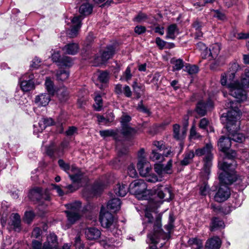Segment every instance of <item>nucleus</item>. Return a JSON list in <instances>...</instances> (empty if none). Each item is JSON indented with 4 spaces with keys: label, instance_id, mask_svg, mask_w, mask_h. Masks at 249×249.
<instances>
[{
    "label": "nucleus",
    "instance_id": "nucleus-16",
    "mask_svg": "<svg viewBox=\"0 0 249 249\" xmlns=\"http://www.w3.org/2000/svg\"><path fill=\"white\" fill-rule=\"evenodd\" d=\"M82 20V18L81 16H75L71 19V22L72 26L68 33L70 37H74L77 35L78 31L81 27Z\"/></svg>",
    "mask_w": 249,
    "mask_h": 249
},
{
    "label": "nucleus",
    "instance_id": "nucleus-51",
    "mask_svg": "<svg viewBox=\"0 0 249 249\" xmlns=\"http://www.w3.org/2000/svg\"><path fill=\"white\" fill-rule=\"evenodd\" d=\"M211 13L213 17L219 20H223L226 18L225 15L218 10H211Z\"/></svg>",
    "mask_w": 249,
    "mask_h": 249
},
{
    "label": "nucleus",
    "instance_id": "nucleus-20",
    "mask_svg": "<svg viewBox=\"0 0 249 249\" xmlns=\"http://www.w3.org/2000/svg\"><path fill=\"white\" fill-rule=\"evenodd\" d=\"M85 234L87 239L93 240L99 238L101 233L100 231L96 228H88L85 230Z\"/></svg>",
    "mask_w": 249,
    "mask_h": 249
},
{
    "label": "nucleus",
    "instance_id": "nucleus-47",
    "mask_svg": "<svg viewBox=\"0 0 249 249\" xmlns=\"http://www.w3.org/2000/svg\"><path fill=\"white\" fill-rule=\"evenodd\" d=\"M110 115L112 116L111 119H107V117L105 118L103 116L98 115L97 117L98 122L100 123H103L105 124H107L108 123L112 122L114 120V116L112 113H110Z\"/></svg>",
    "mask_w": 249,
    "mask_h": 249
},
{
    "label": "nucleus",
    "instance_id": "nucleus-9",
    "mask_svg": "<svg viewBox=\"0 0 249 249\" xmlns=\"http://www.w3.org/2000/svg\"><path fill=\"white\" fill-rule=\"evenodd\" d=\"M175 219L174 218L173 214L172 213H170L169 216L168 223L167 225L165 226V229L168 231L167 233L163 232L166 234L169 235V237L167 238L164 239L162 238V237L159 234V231L157 232H150L148 234V242L150 243H158L160 242V248L163 247L164 244L166 243V241L169 240L170 238V231L174 228V222Z\"/></svg>",
    "mask_w": 249,
    "mask_h": 249
},
{
    "label": "nucleus",
    "instance_id": "nucleus-8",
    "mask_svg": "<svg viewBox=\"0 0 249 249\" xmlns=\"http://www.w3.org/2000/svg\"><path fill=\"white\" fill-rule=\"evenodd\" d=\"M145 217L147 219V222L145 223L146 225L144 228L146 229H152V230L151 232H156L160 231L159 234L160 235L162 238L166 239L169 237V235H166L161 229V215L158 214L157 215L155 219H154L151 213L148 211H145Z\"/></svg>",
    "mask_w": 249,
    "mask_h": 249
},
{
    "label": "nucleus",
    "instance_id": "nucleus-60",
    "mask_svg": "<svg viewBox=\"0 0 249 249\" xmlns=\"http://www.w3.org/2000/svg\"><path fill=\"white\" fill-rule=\"evenodd\" d=\"M131 120V118L129 115L124 114L121 117V126L129 125L128 123H129Z\"/></svg>",
    "mask_w": 249,
    "mask_h": 249
},
{
    "label": "nucleus",
    "instance_id": "nucleus-1",
    "mask_svg": "<svg viewBox=\"0 0 249 249\" xmlns=\"http://www.w3.org/2000/svg\"><path fill=\"white\" fill-rule=\"evenodd\" d=\"M225 106L230 110L227 113L223 114L221 122L225 124L231 141L241 143L245 140V137L242 133L237 132L240 128L241 115L238 103L230 101Z\"/></svg>",
    "mask_w": 249,
    "mask_h": 249
},
{
    "label": "nucleus",
    "instance_id": "nucleus-19",
    "mask_svg": "<svg viewBox=\"0 0 249 249\" xmlns=\"http://www.w3.org/2000/svg\"><path fill=\"white\" fill-rule=\"evenodd\" d=\"M137 168L141 176L147 175L151 170V166L146 160H141L138 161Z\"/></svg>",
    "mask_w": 249,
    "mask_h": 249
},
{
    "label": "nucleus",
    "instance_id": "nucleus-13",
    "mask_svg": "<svg viewBox=\"0 0 249 249\" xmlns=\"http://www.w3.org/2000/svg\"><path fill=\"white\" fill-rule=\"evenodd\" d=\"M35 76L33 73H27L19 79V84L23 92H28L35 88Z\"/></svg>",
    "mask_w": 249,
    "mask_h": 249
},
{
    "label": "nucleus",
    "instance_id": "nucleus-61",
    "mask_svg": "<svg viewBox=\"0 0 249 249\" xmlns=\"http://www.w3.org/2000/svg\"><path fill=\"white\" fill-rule=\"evenodd\" d=\"M172 160H170L165 165L163 164V168L165 174H171L172 173Z\"/></svg>",
    "mask_w": 249,
    "mask_h": 249
},
{
    "label": "nucleus",
    "instance_id": "nucleus-4",
    "mask_svg": "<svg viewBox=\"0 0 249 249\" xmlns=\"http://www.w3.org/2000/svg\"><path fill=\"white\" fill-rule=\"evenodd\" d=\"M99 219L101 226L109 230L115 236H118L122 234L121 230L117 229V220L110 213L105 212L103 206L101 208Z\"/></svg>",
    "mask_w": 249,
    "mask_h": 249
},
{
    "label": "nucleus",
    "instance_id": "nucleus-44",
    "mask_svg": "<svg viewBox=\"0 0 249 249\" xmlns=\"http://www.w3.org/2000/svg\"><path fill=\"white\" fill-rule=\"evenodd\" d=\"M132 76L130 67L128 66L122 76L121 79L123 81H128L131 79Z\"/></svg>",
    "mask_w": 249,
    "mask_h": 249
},
{
    "label": "nucleus",
    "instance_id": "nucleus-10",
    "mask_svg": "<svg viewBox=\"0 0 249 249\" xmlns=\"http://www.w3.org/2000/svg\"><path fill=\"white\" fill-rule=\"evenodd\" d=\"M28 196L32 201L37 202L39 205H44L45 206L47 204L44 203V201H49L51 198L49 189L43 190L42 188L39 187H35L31 190Z\"/></svg>",
    "mask_w": 249,
    "mask_h": 249
},
{
    "label": "nucleus",
    "instance_id": "nucleus-5",
    "mask_svg": "<svg viewBox=\"0 0 249 249\" xmlns=\"http://www.w3.org/2000/svg\"><path fill=\"white\" fill-rule=\"evenodd\" d=\"M65 206L68 209L65 211V213L66 214L68 223L66 225L63 224L62 228L66 230L69 229L71 225L80 219L81 203L79 201H75L66 204Z\"/></svg>",
    "mask_w": 249,
    "mask_h": 249
},
{
    "label": "nucleus",
    "instance_id": "nucleus-33",
    "mask_svg": "<svg viewBox=\"0 0 249 249\" xmlns=\"http://www.w3.org/2000/svg\"><path fill=\"white\" fill-rule=\"evenodd\" d=\"M224 222L219 218L214 217L212 219L210 226L211 231H214L219 228H224Z\"/></svg>",
    "mask_w": 249,
    "mask_h": 249
},
{
    "label": "nucleus",
    "instance_id": "nucleus-57",
    "mask_svg": "<svg viewBox=\"0 0 249 249\" xmlns=\"http://www.w3.org/2000/svg\"><path fill=\"white\" fill-rule=\"evenodd\" d=\"M180 126L178 124L173 125V135L175 139L180 140V133L179 132Z\"/></svg>",
    "mask_w": 249,
    "mask_h": 249
},
{
    "label": "nucleus",
    "instance_id": "nucleus-22",
    "mask_svg": "<svg viewBox=\"0 0 249 249\" xmlns=\"http://www.w3.org/2000/svg\"><path fill=\"white\" fill-rule=\"evenodd\" d=\"M213 150V146L211 143H207L203 147L197 148L196 150L195 154L196 156H202L204 155L205 157H208L209 155H212V151Z\"/></svg>",
    "mask_w": 249,
    "mask_h": 249
},
{
    "label": "nucleus",
    "instance_id": "nucleus-41",
    "mask_svg": "<svg viewBox=\"0 0 249 249\" xmlns=\"http://www.w3.org/2000/svg\"><path fill=\"white\" fill-rule=\"evenodd\" d=\"M219 48H212L211 49V48H209L208 49V48H205L202 53V57H204L205 58L209 56H211L213 58L215 57L217 55V53H212V51L214 49H215L216 51H219Z\"/></svg>",
    "mask_w": 249,
    "mask_h": 249
},
{
    "label": "nucleus",
    "instance_id": "nucleus-50",
    "mask_svg": "<svg viewBox=\"0 0 249 249\" xmlns=\"http://www.w3.org/2000/svg\"><path fill=\"white\" fill-rule=\"evenodd\" d=\"M155 171L160 176V178H161L163 175L164 174V170L163 168V164L161 163H156L154 165Z\"/></svg>",
    "mask_w": 249,
    "mask_h": 249
},
{
    "label": "nucleus",
    "instance_id": "nucleus-3",
    "mask_svg": "<svg viewBox=\"0 0 249 249\" xmlns=\"http://www.w3.org/2000/svg\"><path fill=\"white\" fill-rule=\"evenodd\" d=\"M235 76V73L228 72L227 73L222 74L221 76L220 82L222 85L227 86L229 90L230 94L236 99V102L238 103V107L240 103L245 101L247 98L246 90L241 87L240 82L238 80L233 81ZM231 101L229 100L226 104Z\"/></svg>",
    "mask_w": 249,
    "mask_h": 249
},
{
    "label": "nucleus",
    "instance_id": "nucleus-15",
    "mask_svg": "<svg viewBox=\"0 0 249 249\" xmlns=\"http://www.w3.org/2000/svg\"><path fill=\"white\" fill-rule=\"evenodd\" d=\"M114 48H107V50L103 52L101 56H94L95 66H98L110 59L114 53Z\"/></svg>",
    "mask_w": 249,
    "mask_h": 249
},
{
    "label": "nucleus",
    "instance_id": "nucleus-21",
    "mask_svg": "<svg viewBox=\"0 0 249 249\" xmlns=\"http://www.w3.org/2000/svg\"><path fill=\"white\" fill-rule=\"evenodd\" d=\"M50 94L49 93H41L37 95L35 99V103L38 106L44 107L47 106L51 100Z\"/></svg>",
    "mask_w": 249,
    "mask_h": 249
},
{
    "label": "nucleus",
    "instance_id": "nucleus-6",
    "mask_svg": "<svg viewBox=\"0 0 249 249\" xmlns=\"http://www.w3.org/2000/svg\"><path fill=\"white\" fill-rule=\"evenodd\" d=\"M231 145V141L229 136L228 137L222 136L219 139L217 145L219 150L223 153V160L219 161L218 163L223 161H226L228 163H232L234 161L236 163L234 160L236 156V153L235 150L230 149Z\"/></svg>",
    "mask_w": 249,
    "mask_h": 249
},
{
    "label": "nucleus",
    "instance_id": "nucleus-24",
    "mask_svg": "<svg viewBox=\"0 0 249 249\" xmlns=\"http://www.w3.org/2000/svg\"><path fill=\"white\" fill-rule=\"evenodd\" d=\"M11 224L14 230L19 232L21 230V219L20 215L17 213H12L11 217Z\"/></svg>",
    "mask_w": 249,
    "mask_h": 249
},
{
    "label": "nucleus",
    "instance_id": "nucleus-7",
    "mask_svg": "<svg viewBox=\"0 0 249 249\" xmlns=\"http://www.w3.org/2000/svg\"><path fill=\"white\" fill-rule=\"evenodd\" d=\"M162 187L159 184L154 187L152 190L153 194L151 196L149 197V198L154 201L156 206L160 204L164 201H169L173 197L171 189L168 187L162 189Z\"/></svg>",
    "mask_w": 249,
    "mask_h": 249
},
{
    "label": "nucleus",
    "instance_id": "nucleus-49",
    "mask_svg": "<svg viewBox=\"0 0 249 249\" xmlns=\"http://www.w3.org/2000/svg\"><path fill=\"white\" fill-rule=\"evenodd\" d=\"M201 137L200 135L196 132L195 125H193L190 129L189 138L190 139L196 140Z\"/></svg>",
    "mask_w": 249,
    "mask_h": 249
},
{
    "label": "nucleus",
    "instance_id": "nucleus-55",
    "mask_svg": "<svg viewBox=\"0 0 249 249\" xmlns=\"http://www.w3.org/2000/svg\"><path fill=\"white\" fill-rule=\"evenodd\" d=\"M34 216L35 214L33 212H26L25 213L24 220L26 223L29 224L32 222Z\"/></svg>",
    "mask_w": 249,
    "mask_h": 249
},
{
    "label": "nucleus",
    "instance_id": "nucleus-38",
    "mask_svg": "<svg viewBox=\"0 0 249 249\" xmlns=\"http://www.w3.org/2000/svg\"><path fill=\"white\" fill-rule=\"evenodd\" d=\"M149 158L151 160L157 162H161L164 160V156L155 150H152Z\"/></svg>",
    "mask_w": 249,
    "mask_h": 249
},
{
    "label": "nucleus",
    "instance_id": "nucleus-58",
    "mask_svg": "<svg viewBox=\"0 0 249 249\" xmlns=\"http://www.w3.org/2000/svg\"><path fill=\"white\" fill-rule=\"evenodd\" d=\"M74 246L75 249H83L84 245L82 242L79 236L75 237L74 239Z\"/></svg>",
    "mask_w": 249,
    "mask_h": 249
},
{
    "label": "nucleus",
    "instance_id": "nucleus-53",
    "mask_svg": "<svg viewBox=\"0 0 249 249\" xmlns=\"http://www.w3.org/2000/svg\"><path fill=\"white\" fill-rule=\"evenodd\" d=\"M57 152L58 149L57 148L55 147L53 144L50 145L46 149V153L48 156L50 157H53L54 154L57 155Z\"/></svg>",
    "mask_w": 249,
    "mask_h": 249
},
{
    "label": "nucleus",
    "instance_id": "nucleus-23",
    "mask_svg": "<svg viewBox=\"0 0 249 249\" xmlns=\"http://www.w3.org/2000/svg\"><path fill=\"white\" fill-rule=\"evenodd\" d=\"M221 245L220 239L215 236L208 239L205 244L206 249H219Z\"/></svg>",
    "mask_w": 249,
    "mask_h": 249
},
{
    "label": "nucleus",
    "instance_id": "nucleus-42",
    "mask_svg": "<svg viewBox=\"0 0 249 249\" xmlns=\"http://www.w3.org/2000/svg\"><path fill=\"white\" fill-rule=\"evenodd\" d=\"M177 31V26L176 24H173L170 25L167 29L166 38L174 39L176 35L175 34Z\"/></svg>",
    "mask_w": 249,
    "mask_h": 249
},
{
    "label": "nucleus",
    "instance_id": "nucleus-30",
    "mask_svg": "<svg viewBox=\"0 0 249 249\" xmlns=\"http://www.w3.org/2000/svg\"><path fill=\"white\" fill-rule=\"evenodd\" d=\"M170 63L173 65V71H179L181 70L184 66V62L181 59H177L175 57L172 58L170 60Z\"/></svg>",
    "mask_w": 249,
    "mask_h": 249
},
{
    "label": "nucleus",
    "instance_id": "nucleus-26",
    "mask_svg": "<svg viewBox=\"0 0 249 249\" xmlns=\"http://www.w3.org/2000/svg\"><path fill=\"white\" fill-rule=\"evenodd\" d=\"M121 201L119 198H112L108 201L107 204V208L114 212L120 210L121 208Z\"/></svg>",
    "mask_w": 249,
    "mask_h": 249
},
{
    "label": "nucleus",
    "instance_id": "nucleus-48",
    "mask_svg": "<svg viewBox=\"0 0 249 249\" xmlns=\"http://www.w3.org/2000/svg\"><path fill=\"white\" fill-rule=\"evenodd\" d=\"M185 71L190 74H193L198 71V68L196 65L187 64L185 66Z\"/></svg>",
    "mask_w": 249,
    "mask_h": 249
},
{
    "label": "nucleus",
    "instance_id": "nucleus-34",
    "mask_svg": "<svg viewBox=\"0 0 249 249\" xmlns=\"http://www.w3.org/2000/svg\"><path fill=\"white\" fill-rule=\"evenodd\" d=\"M57 96L61 102H66L69 98V92L67 89L64 87L58 89Z\"/></svg>",
    "mask_w": 249,
    "mask_h": 249
},
{
    "label": "nucleus",
    "instance_id": "nucleus-52",
    "mask_svg": "<svg viewBox=\"0 0 249 249\" xmlns=\"http://www.w3.org/2000/svg\"><path fill=\"white\" fill-rule=\"evenodd\" d=\"M100 134L102 137H106L109 136L115 137L117 135V133L113 130H106L100 131Z\"/></svg>",
    "mask_w": 249,
    "mask_h": 249
},
{
    "label": "nucleus",
    "instance_id": "nucleus-25",
    "mask_svg": "<svg viewBox=\"0 0 249 249\" xmlns=\"http://www.w3.org/2000/svg\"><path fill=\"white\" fill-rule=\"evenodd\" d=\"M129 190V187L127 185L119 183L114 187V192L117 196L123 197L126 195Z\"/></svg>",
    "mask_w": 249,
    "mask_h": 249
},
{
    "label": "nucleus",
    "instance_id": "nucleus-31",
    "mask_svg": "<svg viewBox=\"0 0 249 249\" xmlns=\"http://www.w3.org/2000/svg\"><path fill=\"white\" fill-rule=\"evenodd\" d=\"M240 84L243 89L249 88V68L245 69L244 73L241 76Z\"/></svg>",
    "mask_w": 249,
    "mask_h": 249
},
{
    "label": "nucleus",
    "instance_id": "nucleus-59",
    "mask_svg": "<svg viewBox=\"0 0 249 249\" xmlns=\"http://www.w3.org/2000/svg\"><path fill=\"white\" fill-rule=\"evenodd\" d=\"M127 173L131 178H135L137 176V173L133 164H131L128 166L127 168Z\"/></svg>",
    "mask_w": 249,
    "mask_h": 249
},
{
    "label": "nucleus",
    "instance_id": "nucleus-18",
    "mask_svg": "<svg viewBox=\"0 0 249 249\" xmlns=\"http://www.w3.org/2000/svg\"><path fill=\"white\" fill-rule=\"evenodd\" d=\"M57 236L54 233H50L44 243L42 249H58Z\"/></svg>",
    "mask_w": 249,
    "mask_h": 249
},
{
    "label": "nucleus",
    "instance_id": "nucleus-62",
    "mask_svg": "<svg viewBox=\"0 0 249 249\" xmlns=\"http://www.w3.org/2000/svg\"><path fill=\"white\" fill-rule=\"evenodd\" d=\"M94 40V37L93 36V34L91 33H89L88 36H87L85 41V44L86 45V47H88L89 46L92 45Z\"/></svg>",
    "mask_w": 249,
    "mask_h": 249
},
{
    "label": "nucleus",
    "instance_id": "nucleus-37",
    "mask_svg": "<svg viewBox=\"0 0 249 249\" xmlns=\"http://www.w3.org/2000/svg\"><path fill=\"white\" fill-rule=\"evenodd\" d=\"M54 122L53 120L51 118H43L38 122V126L40 127V131H43L46 127L53 125Z\"/></svg>",
    "mask_w": 249,
    "mask_h": 249
},
{
    "label": "nucleus",
    "instance_id": "nucleus-32",
    "mask_svg": "<svg viewBox=\"0 0 249 249\" xmlns=\"http://www.w3.org/2000/svg\"><path fill=\"white\" fill-rule=\"evenodd\" d=\"M195 153L193 151L186 152L184 154V158L180 161V164L186 166L190 163L195 157Z\"/></svg>",
    "mask_w": 249,
    "mask_h": 249
},
{
    "label": "nucleus",
    "instance_id": "nucleus-35",
    "mask_svg": "<svg viewBox=\"0 0 249 249\" xmlns=\"http://www.w3.org/2000/svg\"><path fill=\"white\" fill-rule=\"evenodd\" d=\"M188 244L193 249H201L203 247L202 241L197 238H191L188 241Z\"/></svg>",
    "mask_w": 249,
    "mask_h": 249
},
{
    "label": "nucleus",
    "instance_id": "nucleus-29",
    "mask_svg": "<svg viewBox=\"0 0 249 249\" xmlns=\"http://www.w3.org/2000/svg\"><path fill=\"white\" fill-rule=\"evenodd\" d=\"M132 88L134 94L136 95V98L139 99L144 93L145 86L143 84H139L137 82L134 81L132 84Z\"/></svg>",
    "mask_w": 249,
    "mask_h": 249
},
{
    "label": "nucleus",
    "instance_id": "nucleus-54",
    "mask_svg": "<svg viewBox=\"0 0 249 249\" xmlns=\"http://www.w3.org/2000/svg\"><path fill=\"white\" fill-rule=\"evenodd\" d=\"M41 61L40 58L37 57H35L31 61L30 68L32 69H38L41 65Z\"/></svg>",
    "mask_w": 249,
    "mask_h": 249
},
{
    "label": "nucleus",
    "instance_id": "nucleus-11",
    "mask_svg": "<svg viewBox=\"0 0 249 249\" xmlns=\"http://www.w3.org/2000/svg\"><path fill=\"white\" fill-rule=\"evenodd\" d=\"M63 53L60 51L54 50L51 56L52 61L59 68L71 67L73 64L72 59L69 56L63 55Z\"/></svg>",
    "mask_w": 249,
    "mask_h": 249
},
{
    "label": "nucleus",
    "instance_id": "nucleus-17",
    "mask_svg": "<svg viewBox=\"0 0 249 249\" xmlns=\"http://www.w3.org/2000/svg\"><path fill=\"white\" fill-rule=\"evenodd\" d=\"M213 107V103L211 100L209 99L206 102L200 101L197 103L196 110L198 114L203 116L206 114L207 110L212 108Z\"/></svg>",
    "mask_w": 249,
    "mask_h": 249
},
{
    "label": "nucleus",
    "instance_id": "nucleus-64",
    "mask_svg": "<svg viewBox=\"0 0 249 249\" xmlns=\"http://www.w3.org/2000/svg\"><path fill=\"white\" fill-rule=\"evenodd\" d=\"M104 184L100 182H96L94 183L93 189L95 192V194H97L102 191L104 189Z\"/></svg>",
    "mask_w": 249,
    "mask_h": 249
},
{
    "label": "nucleus",
    "instance_id": "nucleus-36",
    "mask_svg": "<svg viewBox=\"0 0 249 249\" xmlns=\"http://www.w3.org/2000/svg\"><path fill=\"white\" fill-rule=\"evenodd\" d=\"M45 88L48 93L51 95H54L55 92V88L53 82L49 77L46 78L45 82Z\"/></svg>",
    "mask_w": 249,
    "mask_h": 249
},
{
    "label": "nucleus",
    "instance_id": "nucleus-14",
    "mask_svg": "<svg viewBox=\"0 0 249 249\" xmlns=\"http://www.w3.org/2000/svg\"><path fill=\"white\" fill-rule=\"evenodd\" d=\"M213 159V155L205 157L203 159L204 165L203 169L200 172V177L204 180H208L209 178Z\"/></svg>",
    "mask_w": 249,
    "mask_h": 249
},
{
    "label": "nucleus",
    "instance_id": "nucleus-43",
    "mask_svg": "<svg viewBox=\"0 0 249 249\" xmlns=\"http://www.w3.org/2000/svg\"><path fill=\"white\" fill-rule=\"evenodd\" d=\"M96 94L94 97L95 104L94 105V108L97 111H100L103 107V100L101 96L99 94Z\"/></svg>",
    "mask_w": 249,
    "mask_h": 249
},
{
    "label": "nucleus",
    "instance_id": "nucleus-40",
    "mask_svg": "<svg viewBox=\"0 0 249 249\" xmlns=\"http://www.w3.org/2000/svg\"><path fill=\"white\" fill-rule=\"evenodd\" d=\"M56 76L57 80L64 81L69 78L70 72L68 70H60L57 71Z\"/></svg>",
    "mask_w": 249,
    "mask_h": 249
},
{
    "label": "nucleus",
    "instance_id": "nucleus-28",
    "mask_svg": "<svg viewBox=\"0 0 249 249\" xmlns=\"http://www.w3.org/2000/svg\"><path fill=\"white\" fill-rule=\"evenodd\" d=\"M121 133L126 139H130L133 137L137 133V130L129 125L122 127Z\"/></svg>",
    "mask_w": 249,
    "mask_h": 249
},
{
    "label": "nucleus",
    "instance_id": "nucleus-56",
    "mask_svg": "<svg viewBox=\"0 0 249 249\" xmlns=\"http://www.w3.org/2000/svg\"><path fill=\"white\" fill-rule=\"evenodd\" d=\"M146 178V180L149 182H156L158 181H161V179H159L158 177L155 174H150V173L146 176H144Z\"/></svg>",
    "mask_w": 249,
    "mask_h": 249
},
{
    "label": "nucleus",
    "instance_id": "nucleus-39",
    "mask_svg": "<svg viewBox=\"0 0 249 249\" xmlns=\"http://www.w3.org/2000/svg\"><path fill=\"white\" fill-rule=\"evenodd\" d=\"M76 172L73 175H69V177L73 182L79 183L83 178L84 175L78 169H73Z\"/></svg>",
    "mask_w": 249,
    "mask_h": 249
},
{
    "label": "nucleus",
    "instance_id": "nucleus-27",
    "mask_svg": "<svg viewBox=\"0 0 249 249\" xmlns=\"http://www.w3.org/2000/svg\"><path fill=\"white\" fill-rule=\"evenodd\" d=\"M92 5L89 2H86L81 4L79 7V11L82 19L83 18L82 17V15L88 16L92 13Z\"/></svg>",
    "mask_w": 249,
    "mask_h": 249
},
{
    "label": "nucleus",
    "instance_id": "nucleus-63",
    "mask_svg": "<svg viewBox=\"0 0 249 249\" xmlns=\"http://www.w3.org/2000/svg\"><path fill=\"white\" fill-rule=\"evenodd\" d=\"M79 48H62L64 53L74 55L78 52Z\"/></svg>",
    "mask_w": 249,
    "mask_h": 249
},
{
    "label": "nucleus",
    "instance_id": "nucleus-2",
    "mask_svg": "<svg viewBox=\"0 0 249 249\" xmlns=\"http://www.w3.org/2000/svg\"><path fill=\"white\" fill-rule=\"evenodd\" d=\"M218 167L222 170L219 175L220 184L214 196V199L216 202H222L226 200L231 195L230 188L227 185H231L238 180L235 172L236 164L234 161L232 163L220 162Z\"/></svg>",
    "mask_w": 249,
    "mask_h": 249
},
{
    "label": "nucleus",
    "instance_id": "nucleus-45",
    "mask_svg": "<svg viewBox=\"0 0 249 249\" xmlns=\"http://www.w3.org/2000/svg\"><path fill=\"white\" fill-rule=\"evenodd\" d=\"M201 179L204 182L199 188L200 194L202 196H206L210 191V187L205 181L206 180H204L202 178Z\"/></svg>",
    "mask_w": 249,
    "mask_h": 249
},
{
    "label": "nucleus",
    "instance_id": "nucleus-12",
    "mask_svg": "<svg viewBox=\"0 0 249 249\" xmlns=\"http://www.w3.org/2000/svg\"><path fill=\"white\" fill-rule=\"evenodd\" d=\"M147 185L145 182L142 179L135 180L129 185V190L131 193L134 194L137 197L142 196L141 198L146 199L144 194L148 191L146 190Z\"/></svg>",
    "mask_w": 249,
    "mask_h": 249
},
{
    "label": "nucleus",
    "instance_id": "nucleus-46",
    "mask_svg": "<svg viewBox=\"0 0 249 249\" xmlns=\"http://www.w3.org/2000/svg\"><path fill=\"white\" fill-rule=\"evenodd\" d=\"M98 79L102 83H106L109 79V74L107 71H102L98 76Z\"/></svg>",
    "mask_w": 249,
    "mask_h": 249
}]
</instances>
